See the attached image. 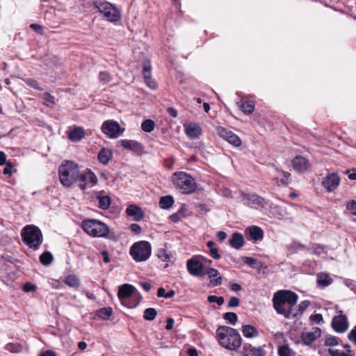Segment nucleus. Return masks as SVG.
Here are the masks:
<instances>
[{"instance_id":"1","label":"nucleus","mask_w":356,"mask_h":356,"mask_svg":"<svg viewBox=\"0 0 356 356\" xmlns=\"http://www.w3.org/2000/svg\"><path fill=\"white\" fill-rule=\"evenodd\" d=\"M298 301V295L289 290H280L273 297V308L278 314L285 318H296L294 307Z\"/></svg>"},{"instance_id":"2","label":"nucleus","mask_w":356,"mask_h":356,"mask_svg":"<svg viewBox=\"0 0 356 356\" xmlns=\"http://www.w3.org/2000/svg\"><path fill=\"white\" fill-rule=\"evenodd\" d=\"M216 339L222 347L229 350H236L241 346L242 340L239 332L229 326H219L216 330Z\"/></svg>"},{"instance_id":"3","label":"nucleus","mask_w":356,"mask_h":356,"mask_svg":"<svg viewBox=\"0 0 356 356\" xmlns=\"http://www.w3.org/2000/svg\"><path fill=\"white\" fill-rule=\"evenodd\" d=\"M79 174V165L74 161H65L58 168L59 179L65 187H70L77 182Z\"/></svg>"},{"instance_id":"4","label":"nucleus","mask_w":356,"mask_h":356,"mask_svg":"<svg viewBox=\"0 0 356 356\" xmlns=\"http://www.w3.org/2000/svg\"><path fill=\"white\" fill-rule=\"evenodd\" d=\"M172 181L175 188L180 190L182 193L191 194L196 191L195 180L186 172L180 171L173 173Z\"/></svg>"},{"instance_id":"5","label":"nucleus","mask_w":356,"mask_h":356,"mask_svg":"<svg viewBox=\"0 0 356 356\" xmlns=\"http://www.w3.org/2000/svg\"><path fill=\"white\" fill-rule=\"evenodd\" d=\"M21 236L24 243L33 250L38 249L43 241L41 230L33 225H28L23 227Z\"/></svg>"},{"instance_id":"6","label":"nucleus","mask_w":356,"mask_h":356,"mask_svg":"<svg viewBox=\"0 0 356 356\" xmlns=\"http://www.w3.org/2000/svg\"><path fill=\"white\" fill-rule=\"evenodd\" d=\"M94 8L102 15L107 21L110 22H117L121 19V13L116 6L111 3L103 1L97 0L93 2Z\"/></svg>"},{"instance_id":"7","label":"nucleus","mask_w":356,"mask_h":356,"mask_svg":"<svg viewBox=\"0 0 356 356\" xmlns=\"http://www.w3.org/2000/svg\"><path fill=\"white\" fill-rule=\"evenodd\" d=\"M83 229L92 237H106L110 229L103 222L95 219H86L82 221Z\"/></svg>"},{"instance_id":"8","label":"nucleus","mask_w":356,"mask_h":356,"mask_svg":"<svg viewBox=\"0 0 356 356\" xmlns=\"http://www.w3.org/2000/svg\"><path fill=\"white\" fill-rule=\"evenodd\" d=\"M129 254L136 262L147 261L152 254L151 244L146 241L136 242L131 246Z\"/></svg>"},{"instance_id":"9","label":"nucleus","mask_w":356,"mask_h":356,"mask_svg":"<svg viewBox=\"0 0 356 356\" xmlns=\"http://www.w3.org/2000/svg\"><path fill=\"white\" fill-rule=\"evenodd\" d=\"M241 202L245 206L253 209L264 208L269 204V201L255 193H241Z\"/></svg>"},{"instance_id":"10","label":"nucleus","mask_w":356,"mask_h":356,"mask_svg":"<svg viewBox=\"0 0 356 356\" xmlns=\"http://www.w3.org/2000/svg\"><path fill=\"white\" fill-rule=\"evenodd\" d=\"M202 260H206L204 257H193L186 262L188 272L193 276L201 277L206 274L203 272L204 264Z\"/></svg>"},{"instance_id":"11","label":"nucleus","mask_w":356,"mask_h":356,"mask_svg":"<svg viewBox=\"0 0 356 356\" xmlns=\"http://www.w3.org/2000/svg\"><path fill=\"white\" fill-rule=\"evenodd\" d=\"M102 131L111 138H117L121 136L124 129H121L118 122L113 120L105 121L101 127Z\"/></svg>"},{"instance_id":"12","label":"nucleus","mask_w":356,"mask_h":356,"mask_svg":"<svg viewBox=\"0 0 356 356\" xmlns=\"http://www.w3.org/2000/svg\"><path fill=\"white\" fill-rule=\"evenodd\" d=\"M217 133L221 138L227 141L232 145L236 147L241 145V138L232 131L223 127H218L217 128Z\"/></svg>"},{"instance_id":"13","label":"nucleus","mask_w":356,"mask_h":356,"mask_svg":"<svg viewBox=\"0 0 356 356\" xmlns=\"http://www.w3.org/2000/svg\"><path fill=\"white\" fill-rule=\"evenodd\" d=\"M77 182H79L80 188L85 190L88 184H90L91 186L95 185L97 182V178L93 172L87 169L83 172L79 174Z\"/></svg>"},{"instance_id":"14","label":"nucleus","mask_w":356,"mask_h":356,"mask_svg":"<svg viewBox=\"0 0 356 356\" xmlns=\"http://www.w3.org/2000/svg\"><path fill=\"white\" fill-rule=\"evenodd\" d=\"M339 315L333 317L332 326L334 330L339 333L345 332L348 327V321L346 316L343 314L342 311H339Z\"/></svg>"},{"instance_id":"15","label":"nucleus","mask_w":356,"mask_h":356,"mask_svg":"<svg viewBox=\"0 0 356 356\" xmlns=\"http://www.w3.org/2000/svg\"><path fill=\"white\" fill-rule=\"evenodd\" d=\"M340 181V177L337 173H330L323 178L322 186L327 192H332L339 186Z\"/></svg>"},{"instance_id":"16","label":"nucleus","mask_w":356,"mask_h":356,"mask_svg":"<svg viewBox=\"0 0 356 356\" xmlns=\"http://www.w3.org/2000/svg\"><path fill=\"white\" fill-rule=\"evenodd\" d=\"M293 168L299 172H305L309 170L310 164L307 159L302 156H296L291 161Z\"/></svg>"},{"instance_id":"17","label":"nucleus","mask_w":356,"mask_h":356,"mask_svg":"<svg viewBox=\"0 0 356 356\" xmlns=\"http://www.w3.org/2000/svg\"><path fill=\"white\" fill-rule=\"evenodd\" d=\"M186 135L191 138H197L202 135V131L200 126L195 122L188 124L185 127Z\"/></svg>"},{"instance_id":"18","label":"nucleus","mask_w":356,"mask_h":356,"mask_svg":"<svg viewBox=\"0 0 356 356\" xmlns=\"http://www.w3.org/2000/svg\"><path fill=\"white\" fill-rule=\"evenodd\" d=\"M126 213L127 216L133 217L136 221H140L144 217L142 209L135 204L129 205L126 209Z\"/></svg>"},{"instance_id":"19","label":"nucleus","mask_w":356,"mask_h":356,"mask_svg":"<svg viewBox=\"0 0 356 356\" xmlns=\"http://www.w3.org/2000/svg\"><path fill=\"white\" fill-rule=\"evenodd\" d=\"M134 286L129 284H124L120 286L118 292V296L120 300L129 298L134 293Z\"/></svg>"},{"instance_id":"20","label":"nucleus","mask_w":356,"mask_h":356,"mask_svg":"<svg viewBox=\"0 0 356 356\" xmlns=\"http://www.w3.org/2000/svg\"><path fill=\"white\" fill-rule=\"evenodd\" d=\"M245 243L244 237L239 232H234L229 239V245L236 250L241 249Z\"/></svg>"},{"instance_id":"21","label":"nucleus","mask_w":356,"mask_h":356,"mask_svg":"<svg viewBox=\"0 0 356 356\" xmlns=\"http://www.w3.org/2000/svg\"><path fill=\"white\" fill-rule=\"evenodd\" d=\"M248 232L250 238L255 241H261L264 238V231L261 227H259L258 226H256V225L250 226L248 229Z\"/></svg>"},{"instance_id":"22","label":"nucleus","mask_w":356,"mask_h":356,"mask_svg":"<svg viewBox=\"0 0 356 356\" xmlns=\"http://www.w3.org/2000/svg\"><path fill=\"white\" fill-rule=\"evenodd\" d=\"M84 136V129L81 127H75L69 132L68 138L72 142H79Z\"/></svg>"},{"instance_id":"23","label":"nucleus","mask_w":356,"mask_h":356,"mask_svg":"<svg viewBox=\"0 0 356 356\" xmlns=\"http://www.w3.org/2000/svg\"><path fill=\"white\" fill-rule=\"evenodd\" d=\"M113 157V152L108 148H102L98 153L97 159L98 161L106 165Z\"/></svg>"},{"instance_id":"24","label":"nucleus","mask_w":356,"mask_h":356,"mask_svg":"<svg viewBox=\"0 0 356 356\" xmlns=\"http://www.w3.org/2000/svg\"><path fill=\"white\" fill-rule=\"evenodd\" d=\"M240 109L246 115L252 113L254 111V102L252 100L241 99L240 102H238Z\"/></svg>"},{"instance_id":"25","label":"nucleus","mask_w":356,"mask_h":356,"mask_svg":"<svg viewBox=\"0 0 356 356\" xmlns=\"http://www.w3.org/2000/svg\"><path fill=\"white\" fill-rule=\"evenodd\" d=\"M241 332L246 338H253L259 335L257 329L252 325H244L241 327Z\"/></svg>"},{"instance_id":"26","label":"nucleus","mask_w":356,"mask_h":356,"mask_svg":"<svg viewBox=\"0 0 356 356\" xmlns=\"http://www.w3.org/2000/svg\"><path fill=\"white\" fill-rule=\"evenodd\" d=\"M287 250L291 253L294 254V253H297L298 251H302V250L308 251V250H310L311 249L309 247H307V246L302 244L298 241H293L290 245H287Z\"/></svg>"},{"instance_id":"27","label":"nucleus","mask_w":356,"mask_h":356,"mask_svg":"<svg viewBox=\"0 0 356 356\" xmlns=\"http://www.w3.org/2000/svg\"><path fill=\"white\" fill-rule=\"evenodd\" d=\"M207 274L209 275V278L211 279V283L214 286L221 284L222 277L218 276L219 272L218 271V270L211 268L207 270Z\"/></svg>"},{"instance_id":"28","label":"nucleus","mask_w":356,"mask_h":356,"mask_svg":"<svg viewBox=\"0 0 356 356\" xmlns=\"http://www.w3.org/2000/svg\"><path fill=\"white\" fill-rule=\"evenodd\" d=\"M278 356H296V353L293 351L288 344H282L278 346Z\"/></svg>"},{"instance_id":"29","label":"nucleus","mask_w":356,"mask_h":356,"mask_svg":"<svg viewBox=\"0 0 356 356\" xmlns=\"http://www.w3.org/2000/svg\"><path fill=\"white\" fill-rule=\"evenodd\" d=\"M174 198L172 195H165L160 198L159 207L163 209H168L174 204Z\"/></svg>"},{"instance_id":"30","label":"nucleus","mask_w":356,"mask_h":356,"mask_svg":"<svg viewBox=\"0 0 356 356\" xmlns=\"http://www.w3.org/2000/svg\"><path fill=\"white\" fill-rule=\"evenodd\" d=\"M97 199L99 200V208L102 210H106L109 208L111 202L109 196L98 195Z\"/></svg>"},{"instance_id":"31","label":"nucleus","mask_w":356,"mask_h":356,"mask_svg":"<svg viewBox=\"0 0 356 356\" xmlns=\"http://www.w3.org/2000/svg\"><path fill=\"white\" fill-rule=\"evenodd\" d=\"M65 283L70 287L76 289L80 285L79 279L75 275H69L65 277Z\"/></svg>"},{"instance_id":"32","label":"nucleus","mask_w":356,"mask_h":356,"mask_svg":"<svg viewBox=\"0 0 356 356\" xmlns=\"http://www.w3.org/2000/svg\"><path fill=\"white\" fill-rule=\"evenodd\" d=\"M154 128L155 123L151 119L145 120L141 124V129L146 133L152 132Z\"/></svg>"},{"instance_id":"33","label":"nucleus","mask_w":356,"mask_h":356,"mask_svg":"<svg viewBox=\"0 0 356 356\" xmlns=\"http://www.w3.org/2000/svg\"><path fill=\"white\" fill-rule=\"evenodd\" d=\"M53 259V254L49 251H45L40 256V261L44 266H49Z\"/></svg>"},{"instance_id":"34","label":"nucleus","mask_w":356,"mask_h":356,"mask_svg":"<svg viewBox=\"0 0 356 356\" xmlns=\"http://www.w3.org/2000/svg\"><path fill=\"white\" fill-rule=\"evenodd\" d=\"M113 314L111 307H103L97 312V315L102 319H108Z\"/></svg>"},{"instance_id":"35","label":"nucleus","mask_w":356,"mask_h":356,"mask_svg":"<svg viewBox=\"0 0 356 356\" xmlns=\"http://www.w3.org/2000/svg\"><path fill=\"white\" fill-rule=\"evenodd\" d=\"M311 302L308 300H305L302 301L298 306V309L294 308V313L296 314V317L298 315L302 314L305 310L310 305Z\"/></svg>"},{"instance_id":"36","label":"nucleus","mask_w":356,"mask_h":356,"mask_svg":"<svg viewBox=\"0 0 356 356\" xmlns=\"http://www.w3.org/2000/svg\"><path fill=\"white\" fill-rule=\"evenodd\" d=\"M318 284L323 287L327 286L331 284L329 275L325 273H320L318 275Z\"/></svg>"},{"instance_id":"37","label":"nucleus","mask_w":356,"mask_h":356,"mask_svg":"<svg viewBox=\"0 0 356 356\" xmlns=\"http://www.w3.org/2000/svg\"><path fill=\"white\" fill-rule=\"evenodd\" d=\"M157 315V312L154 308H147L144 311L143 318L146 321H153Z\"/></svg>"},{"instance_id":"38","label":"nucleus","mask_w":356,"mask_h":356,"mask_svg":"<svg viewBox=\"0 0 356 356\" xmlns=\"http://www.w3.org/2000/svg\"><path fill=\"white\" fill-rule=\"evenodd\" d=\"M175 294L174 290H170L168 292L165 291L163 287H159L157 290V296L159 298H171Z\"/></svg>"},{"instance_id":"39","label":"nucleus","mask_w":356,"mask_h":356,"mask_svg":"<svg viewBox=\"0 0 356 356\" xmlns=\"http://www.w3.org/2000/svg\"><path fill=\"white\" fill-rule=\"evenodd\" d=\"M223 318L232 325H234L238 321V316L234 312H226L223 315Z\"/></svg>"},{"instance_id":"40","label":"nucleus","mask_w":356,"mask_h":356,"mask_svg":"<svg viewBox=\"0 0 356 356\" xmlns=\"http://www.w3.org/2000/svg\"><path fill=\"white\" fill-rule=\"evenodd\" d=\"M310 249V250H308L310 253L316 255H320L321 253L326 249V246L319 243H314Z\"/></svg>"},{"instance_id":"41","label":"nucleus","mask_w":356,"mask_h":356,"mask_svg":"<svg viewBox=\"0 0 356 356\" xmlns=\"http://www.w3.org/2000/svg\"><path fill=\"white\" fill-rule=\"evenodd\" d=\"M131 152L138 155H141L145 153L144 146L139 142L134 140L132 143Z\"/></svg>"},{"instance_id":"42","label":"nucleus","mask_w":356,"mask_h":356,"mask_svg":"<svg viewBox=\"0 0 356 356\" xmlns=\"http://www.w3.org/2000/svg\"><path fill=\"white\" fill-rule=\"evenodd\" d=\"M302 341L306 345L312 344L316 339V336L313 332H307L302 336Z\"/></svg>"},{"instance_id":"43","label":"nucleus","mask_w":356,"mask_h":356,"mask_svg":"<svg viewBox=\"0 0 356 356\" xmlns=\"http://www.w3.org/2000/svg\"><path fill=\"white\" fill-rule=\"evenodd\" d=\"M6 349L11 353H17L22 351V347L17 343H9L6 344Z\"/></svg>"},{"instance_id":"44","label":"nucleus","mask_w":356,"mask_h":356,"mask_svg":"<svg viewBox=\"0 0 356 356\" xmlns=\"http://www.w3.org/2000/svg\"><path fill=\"white\" fill-rule=\"evenodd\" d=\"M156 256L162 261H164V262L170 261V255L167 253L165 249H164V248H159L157 250Z\"/></svg>"},{"instance_id":"45","label":"nucleus","mask_w":356,"mask_h":356,"mask_svg":"<svg viewBox=\"0 0 356 356\" xmlns=\"http://www.w3.org/2000/svg\"><path fill=\"white\" fill-rule=\"evenodd\" d=\"M207 300L210 303H216L218 306L222 305L225 302L223 297L216 296L214 295L209 296L207 298Z\"/></svg>"},{"instance_id":"46","label":"nucleus","mask_w":356,"mask_h":356,"mask_svg":"<svg viewBox=\"0 0 356 356\" xmlns=\"http://www.w3.org/2000/svg\"><path fill=\"white\" fill-rule=\"evenodd\" d=\"M25 83L29 86V87L32 88H34L37 90H39V91H42L44 89L40 87V84L38 83V82L35 80V79H27L25 80Z\"/></svg>"},{"instance_id":"47","label":"nucleus","mask_w":356,"mask_h":356,"mask_svg":"<svg viewBox=\"0 0 356 356\" xmlns=\"http://www.w3.org/2000/svg\"><path fill=\"white\" fill-rule=\"evenodd\" d=\"M44 104L50 106L55 104V97L49 92H44L43 95Z\"/></svg>"},{"instance_id":"48","label":"nucleus","mask_w":356,"mask_h":356,"mask_svg":"<svg viewBox=\"0 0 356 356\" xmlns=\"http://www.w3.org/2000/svg\"><path fill=\"white\" fill-rule=\"evenodd\" d=\"M143 74L144 79H149L151 76V66L149 63H145L143 67Z\"/></svg>"},{"instance_id":"49","label":"nucleus","mask_w":356,"mask_h":356,"mask_svg":"<svg viewBox=\"0 0 356 356\" xmlns=\"http://www.w3.org/2000/svg\"><path fill=\"white\" fill-rule=\"evenodd\" d=\"M240 305V300L234 296H232L230 298L228 304H227V308H233V307H237Z\"/></svg>"},{"instance_id":"50","label":"nucleus","mask_w":356,"mask_h":356,"mask_svg":"<svg viewBox=\"0 0 356 356\" xmlns=\"http://www.w3.org/2000/svg\"><path fill=\"white\" fill-rule=\"evenodd\" d=\"M346 209L350 211L353 215L356 216V201L353 200L348 202L346 204Z\"/></svg>"},{"instance_id":"51","label":"nucleus","mask_w":356,"mask_h":356,"mask_svg":"<svg viewBox=\"0 0 356 356\" xmlns=\"http://www.w3.org/2000/svg\"><path fill=\"white\" fill-rule=\"evenodd\" d=\"M252 353L254 356H266V352L261 347L252 348Z\"/></svg>"},{"instance_id":"52","label":"nucleus","mask_w":356,"mask_h":356,"mask_svg":"<svg viewBox=\"0 0 356 356\" xmlns=\"http://www.w3.org/2000/svg\"><path fill=\"white\" fill-rule=\"evenodd\" d=\"M37 289V286L35 284H32L31 282H26L23 285V290L28 293V292H33Z\"/></svg>"},{"instance_id":"53","label":"nucleus","mask_w":356,"mask_h":356,"mask_svg":"<svg viewBox=\"0 0 356 356\" xmlns=\"http://www.w3.org/2000/svg\"><path fill=\"white\" fill-rule=\"evenodd\" d=\"M325 344L327 346H334L338 344V339L335 337H329L325 341Z\"/></svg>"},{"instance_id":"54","label":"nucleus","mask_w":356,"mask_h":356,"mask_svg":"<svg viewBox=\"0 0 356 356\" xmlns=\"http://www.w3.org/2000/svg\"><path fill=\"white\" fill-rule=\"evenodd\" d=\"M6 167L3 170V172L6 175L11 176L12 175V170L14 167L13 163L11 161H7L6 163Z\"/></svg>"},{"instance_id":"55","label":"nucleus","mask_w":356,"mask_h":356,"mask_svg":"<svg viewBox=\"0 0 356 356\" xmlns=\"http://www.w3.org/2000/svg\"><path fill=\"white\" fill-rule=\"evenodd\" d=\"M120 302L122 305H124L129 309L134 308L138 305V302H131L129 300V298L121 300Z\"/></svg>"},{"instance_id":"56","label":"nucleus","mask_w":356,"mask_h":356,"mask_svg":"<svg viewBox=\"0 0 356 356\" xmlns=\"http://www.w3.org/2000/svg\"><path fill=\"white\" fill-rule=\"evenodd\" d=\"M134 140L124 139V140H121L120 141V143L123 148L131 151V147H132V143H134Z\"/></svg>"},{"instance_id":"57","label":"nucleus","mask_w":356,"mask_h":356,"mask_svg":"<svg viewBox=\"0 0 356 356\" xmlns=\"http://www.w3.org/2000/svg\"><path fill=\"white\" fill-rule=\"evenodd\" d=\"M182 216H183V215L181 214L180 211H179L177 212L170 215L169 216V219L170 220L171 222L176 223V222H178L181 220Z\"/></svg>"},{"instance_id":"58","label":"nucleus","mask_w":356,"mask_h":356,"mask_svg":"<svg viewBox=\"0 0 356 356\" xmlns=\"http://www.w3.org/2000/svg\"><path fill=\"white\" fill-rule=\"evenodd\" d=\"M348 338L356 346V325L348 333Z\"/></svg>"},{"instance_id":"59","label":"nucleus","mask_w":356,"mask_h":356,"mask_svg":"<svg viewBox=\"0 0 356 356\" xmlns=\"http://www.w3.org/2000/svg\"><path fill=\"white\" fill-rule=\"evenodd\" d=\"M242 260L244 263L248 265L250 267H252L257 261L256 259L250 257H243Z\"/></svg>"},{"instance_id":"60","label":"nucleus","mask_w":356,"mask_h":356,"mask_svg":"<svg viewBox=\"0 0 356 356\" xmlns=\"http://www.w3.org/2000/svg\"><path fill=\"white\" fill-rule=\"evenodd\" d=\"M282 177L280 179V182L282 185H287L289 183V179L290 177V174L287 172L282 171Z\"/></svg>"},{"instance_id":"61","label":"nucleus","mask_w":356,"mask_h":356,"mask_svg":"<svg viewBox=\"0 0 356 356\" xmlns=\"http://www.w3.org/2000/svg\"><path fill=\"white\" fill-rule=\"evenodd\" d=\"M30 28L32 29L33 30H34L37 33H38L41 35H44L43 28L42 26H40L38 24H31L30 25Z\"/></svg>"},{"instance_id":"62","label":"nucleus","mask_w":356,"mask_h":356,"mask_svg":"<svg viewBox=\"0 0 356 356\" xmlns=\"http://www.w3.org/2000/svg\"><path fill=\"white\" fill-rule=\"evenodd\" d=\"M209 255L213 258L214 259H220L221 257V255L219 254L218 252V248H211L209 250Z\"/></svg>"},{"instance_id":"63","label":"nucleus","mask_w":356,"mask_h":356,"mask_svg":"<svg viewBox=\"0 0 356 356\" xmlns=\"http://www.w3.org/2000/svg\"><path fill=\"white\" fill-rule=\"evenodd\" d=\"M99 79L101 81L107 83L111 80L110 75L106 72H101L99 74Z\"/></svg>"},{"instance_id":"64","label":"nucleus","mask_w":356,"mask_h":356,"mask_svg":"<svg viewBox=\"0 0 356 356\" xmlns=\"http://www.w3.org/2000/svg\"><path fill=\"white\" fill-rule=\"evenodd\" d=\"M346 174L348 175V177L349 179L350 180H356V170L352 169V170H347L346 171Z\"/></svg>"}]
</instances>
